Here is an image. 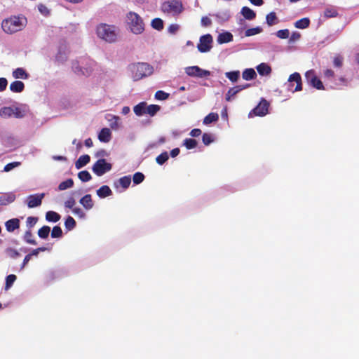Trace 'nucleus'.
<instances>
[{"label": "nucleus", "mask_w": 359, "mask_h": 359, "mask_svg": "<svg viewBox=\"0 0 359 359\" xmlns=\"http://www.w3.org/2000/svg\"><path fill=\"white\" fill-rule=\"evenodd\" d=\"M126 23L128 31L135 35H140L145 30L143 18L134 11H130L126 14Z\"/></svg>", "instance_id": "obj_1"}, {"label": "nucleus", "mask_w": 359, "mask_h": 359, "mask_svg": "<svg viewBox=\"0 0 359 359\" xmlns=\"http://www.w3.org/2000/svg\"><path fill=\"white\" fill-rule=\"evenodd\" d=\"M27 22V19L23 15H15L3 20L1 27L6 33L13 34L22 30Z\"/></svg>", "instance_id": "obj_2"}, {"label": "nucleus", "mask_w": 359, "mask_h": 359, "mask_svg": "<svg viewBox=\"0 0 359 359\" xmlns=\"http://www.w3.org/2000/svg\"><path fill=\"white\" fill-rule=\"evenodd\" d=\"M117 33V28L113 25L100 24L96 27V34L97 36L109 43L116 41Z\"/></svg>", "instance_id": "obj_3"}, {"label": "nucleus", "mask_w": 359, "mask_h": 359, "mask_svg": "<svg viewBox=\"0 0 359 359\" xmlns=\"http://www.w3.org/2000/svg\"><path fill=\"white\" fill-rule=\"evenodd\" d=\"M161 10L166 15L177 17L184 11V7L181 1L170 0L161 4Z\"/></svg>", "instance_id": "obj_4"}, {"label": "nucleus", "mask_w": 359, "mask_h": 359, "mask_svg": "<svg viewBox=\"0 0 359 359\" xmlns=\"http://www.w3.org/2000/svg\"><path fill=\"white\" fill-rule=\"evenodd\" d=\"M130 69L134 81H139L153 73V67L147 63L133 64L130 66Z\"/></svg>", "instance_id": "obj_5"}, {"label": "nucleus", "mask_w": 359, "mask_h": 359, "mask_svg": "<svg viewBox=\"0 0 359 359\" xmlns=\"http://www.w3.org/2000/svg\"><path fill=\"white\" fill-rule=\"evenodd\" d=\"M25 114V110L19 107H4L0 109V116L3 118H8L11 117L19 118H22Z\"/></svg>", "instance_id": "obj_6"}, {"label": "nucleus", "mask_w": 359, "mask_h": 359, "mask_svg": "<svg viewBox=\"0 0 359 359\" xmlns=\"http://www.w3.org/2000/svg\"><path fill=\"white\" fill-rule=\"evenodd\" d=\"M111 164L107 162L105 159L102 158L97 161L93 165L92 170L97 176H102L111 169Z\"/></svg>", "instance_id": "obj_7"}, {"label": "nucleus", "mask_w": 359, "mask_h": 359, "mask_svg": "<svg viewBox=\"0 0 359 359\" xmlns=\"http://www.w3.org/2000/svg\"><path fill=\"white\" fill-rule=\"evenodd\" d=\"M269 102L264 98H262L259 103L248 113V117L259 116H264L268 114Z\"/></svg>", "instance_id": "obj_8"}, {"label": "nucleus", "mask_w": 359, "mask_h": 359, "mask_svg": "<svg viewBox=\"0 0 359 359\" xmlns=\"http://www.w3.org/2000/svg\"><path fill=\"white\" fill-rule=\"evenodd\" d=\"M213 39L210 34H207L203 35L199 39V42L197 45V48L201 53H208L212 47Z\"/></svg>", "instance_id": "obj_9"}, {"label": "nucleus", "mask_w": 359, "mask_h": 359, "mask_svg": "<svg viewBox=\"0 0 359 359\" xmlns=\"http://www.w3.org/2000/svg\"><path fill=\"white\" fill-rule=\"evenodd\" d=\"M185 73L191 77L203 78L210 75V72L208 70L203 69L198 66H189L184 69Z\"/></svg>", "instance_id": "obj_10"}, {"label": "nucleus", "mask_w": 359, "mask_h": 359, "mask_svg": "<svg viewBox=\"0 0 359 359\" xmlns=\"http://www.w3.org/2000/svg\"><path fill=\"white\" fill-rule=\"evenodd\" d=\"M305 77L307 81L312 86L313 88L318 90H323L324 86L322 81L316 76L315 72L313 70L307 71L305 74Z\"/></svg>", "instance_id": "obj_11"}, {"label": "nucleus", "mask_w": 359, "mask_h": 359, "mask_svg": "<svg viewBox=\"0 0 359 359\" xmlns=\"http://www.w3.org/2000/svg\"><path fill=\"white\" fill-rule=\"evenodd\" d=\"M44 196V194H38L29 196L27 198V206L29 208H33L39 206L41 204V201Z\"/></svg>", "instance_id": "obj_12"}, {"label": "nucleus", "mask_w": 359, "mask_h": 359, "mask_svg": "<svg viewBox=\"0 0 359 359\" xmlns=\"http://www.w3.org/2000/svg\"><path fill=\"white\" fill-rule=\"evenodd\" d=\"M241 17L238 18L239 29L243 36H247L246 20H247V6H243L241 11Z\"/></svg>", "instance_id": "obj_13"}, {"label": "nucleus", "mask_w": 359, "mask_h": 359, "mask_svg": "<svg viewBox=\"0 0 359 359\" xmlns=\"http://www.w3.org/2000/svg\"><path fill=\"white\" fill-rule=\"evenodd\" d=\"M288 82L291 84L292 82L296 83V87L294 90H292L293 92L294 91H300L302 90V77L299 73L294 72L290 75L288 79Z\"/></svg>", "instance_id": "obj_14"}, {"label": "nucleus", "mask_w": 359, "mask_h": 359, "mask_svg": "<svg viewBox=\"0 0 359 359\" xmlns=\"http://www.w3.org/2000/svg\"><path fill=\"white\" fill-rule=\"evenodd\" d=\"M12 76L15 79H27L29 76L27 71L22 67H18L14 69L12 72Z\"/></svg>", "instance_id": "obj_15"}, {"label": "nucleus", "mask_w": 359, "mask_h": 359, "mask_svg": "<svg viewBox=\"0 0 359 359\" xmlns=\"http://www.w3.org/2000/svg\"><path fill=\"white\" fill-rule=\"evenodd\" d=\"M111 133L107 128H102L98 134V139L102 142L107 143L111 140Z\"/></svg>", "instance_id": "obj_16"}, {"label": "nucleus", "mask_w": 359, "mask_h": 359, "mask_svg": "<svg viewBox=\"0 0 359 359\" xmlns=\"http://www.w3.org/2000/svg\"><path fill=\"white\" fill-rule=\"evenodd\" d=\"M260 76H269L272 72L271 67L266 63L262 62L256 67Z\"/></svg>", "instance_id": "obj_17"}, {"label": "nucleus", "mask_w": 359, "mask_h": 359, "mask_svg": "<svg viewBox=\"0 0 359 359\" xmlns=\"http://www.w3.org/2000/svg\"><path fill=\"white\" fill-rule=\"evenodd\" d=\"M245 89L244 86H235L231 88L226 94L225 99L228 102H231L234 99L236 95H237L240 91Z\"/></svg>", "instance_id": "obj_18"}, {"label": "nucleus", "mask_w": 359, "mask_h": 359, "mask_svg": "<svg viewBox=\"0 0 359 359\" xmlns=\"http://www.w3.org/2000/svg\"><path fill=\"white\" fill-rule=\"evenodd\" d=\"M108 121L111 129L117 130L121 127V118L118 116L109 115Z\"/></svg>", "instance_id": "obj_19"}, {"label": "nucleus", "mask_w": 359, "mask_h": 359, "mask_svg": "<svg viewBox=\"0 0 359 359\" xmlns=\"http://www.w3.org/2000/svg\"><path fill=\"white\" fill-rule=\"evenodd\" d=\"M215 17L218 22L223 23L228 21L230 19L231 13L229 10H222L217 12L215 14Z\"/></svg>", "instance_id": "obj_20"}, {"label": "nucleus", "mask_w": 359, "mask_h": 359, "mask_svg": "<svg viewBox=\"0 0 359 359\" xmlns=\"http://www.w3.org/2000/svg\"><path fill=\"white\" fill-rule=\"evenodd\" d=\"M79 202L83 205V207L86 210L92 209L94 205L91 196L90 194L85 195L80 199Z\"/></svg>", "instance_id": "obj_21"}, {"label": "nucleus", "mask_w": 359, "mask_h": 359, "mask_svg": "<svg viewBox=\"0 0 359 359\" xmlns=\"http://www.w3.org/2000/svg\"><path fill=\"white\" fill-rule=\"evenodd\" d=\"M233 40V35L228 32L221 33L218 35L217 41L218 43L222 44L230 42Z\"/></svg>", "instance_id": "obj_22"}, {"label": "nucleus", "mask_w": 359, "mask_h": 359, "mask_svg": "<svg viewBox=\"0 0 359 359\" xmlns=\"http://www.w3.org/2000/svg\"><path fill=\"white\" fill-rule=\"evenodd\" d=\"M9 88L13 93H21L24 90L25 84L20 81H15L10 84Z\"/></svg>", "instance_id": "obj_23"}, {"label": "nucleus", "mask_w": 359, "mask_h": 359, "mask_svg": "<svg viewBox=\"0 0 359 359\" xmlns=\"http://www.w3.org/2000/svg\"><path fill=\"white\" fill-rule=\"evenodd\" d=\"M90 156L87 154L81 156L75 163L76 169H81L90 162Z\"/></svg>", "instance_id": "obj_24"}, {"label": "nucleus", "mask_w": 359, "mask_h": 359, "mask_svg": "<svg viewBox=\"0 0 359 359\" xmlns=\"http://www.w3.org/2000/svg\"><path fill=\"white\" fill-rule=\"evenodd\" d=\"M15 199V194L12 193L6 194L0 196V205H6L12 202H13Z\"/></svg>", "instance_id": "obj_25"}, {"label": "nucleus", "mask_w": 359, "mask_h": 359, "mask_svg": "<svg viewBox=\"0 0 359 359\" xmlns=\"http://www.w3.org/2000/svg\"><path fill=\"white\" fill-rule=\"evenodd\" d=\"M146 109L147 103L145 102H142L139 103L138 104L135 105L133 108L135 114L138 116H141L144 114H146Z\"/></svg>", "instance_id": "obj_26"}, {"label": "nucleus", "mask_w": 359, "mask_h": 359, "mask_svg": "<svg viewBox=\"0 0 359 359\" xmlns=\"http://www.w3.org/2000/svg\"><path fill=\"white\" fill-rule=\"evenodd\" d=\"M131 183V178L130 176H124L121 177L117 182H115L114 185L118 187V185L123 187V189H126Z\"/></svg>", "instance_id": "obj_27"}, {"label": "nucleus", "mask_w": 359, "mask_h": 359, "mask_svg": "<svg viewBox=\"0 0 359 359\" xmlns=\"http://www.w3.org/2000/svg\"><path fill=\"white\" fill-rule=\"evenodd\" d=\"M19 219H11L7 221L5 224L6 230L9 232H12L14 230L19 228Z\"/></svg>", "instance_id": "obj_28"}, {"label": "nucleus", "mask_w": 359, "mask_h": 359, "mask_svg": "<svg viewBox=\"0 0 359 359\" xmlns=\"http://www.w3.org/2000/svg\"><path fill=\"white\" fill-rule=\"evenodd\" d=\"M97 194L100 198H105L112 194L111 189L107 186L103 185L97 190Z\"/></svg>", "instance_id": "obj_29"}, {"label": "nucleus", "mask_w": 359, "mask_h": 359, "mask_svg": "<svg viewBox=\"0 0 359 359\" xmlns=\"http://www.w3.org/2000/svg\"><path fill=\"white\" fill-rule=\"evenodd\" d=\"M266 21L269 26H273L279 22L276 13L275 12H271L266 16Z\"/></svg>", "instance_id": "obj_30"}, {"label": "nucleus", "mask_w": 359, "mask_h": 359, "mask_svg": "<svg viewBox=\"0 0 359 359\" xmlns=\"http://www.w3.org/2000/svg\"><path fill=\"white\" fill-rule=\"evenodd\" d=\"M310 25V20L308 18H304L294 22V27L298 29H306Z\"/></svg>", "instance_id": "obj_31"}, {"label": "nucleus", "mask_w": 359, "mask_h": 359, "mask_svg": "<svg viewBox=\"0 0 359 359\" xmlns=\"http://www.w3.org/2000/svg\"><path fill=\"white\" fill-rule=\"evenodd\" d=\"M46 219L48 222H56L60 220V215L54 211H48L46 214Z\"/></svg>", "instance_id": "obj_32"}, {"label": "nucleus", "mask_w": 359, "mask_h": 359, "mask_svg": "<svg viewBox=\"0 0 359 359\" xmlns=\"http://www.w3.org/2000/svg\"><path fill=\"white\" fill-rule=\"evenodd\" d=\"M219 116L217 113H210L203 119V123L208 125L212 122H215L218 120Z\"/></svg>", "instance_id": "obj_33"}, {"label": "nucleus", "mask_w": 359, "mask_h": 359, "mask_svg": "<svg viewBox=\"0 0 359 359\" xmlns=\"http://www.w3.org/2000/svg\"><path fill=\"white\" fill-rule=\"evenodd\" d=\"M74 185V181L72 179H68L64 182H62L59 185H58V190L59 191H64V190H66L67 189H70L73 187Z\"/></svg>", "instance_id": "obj_34"}, {"label": "nucleus", "mask_w": 359, "mask_h": 359, "mask_svg": "<svg viewBox=\"0 0 359 359\" xmlns=\"http://www.w3.org/2000/svg\"><path fill=\"white\" fill-rule=\"evenodd\" d=\"M225 76L232 83H235L238 80V79L240 77V72L239 71L228 72L225 73Z\"/></svg>", "instance_id": "obj_35"}, {"label": "nucleus", "mask_w": 359, "mask_h": 359, "mask_svg": "<svg viewBox=\"0 0 359 359\" xmlns=\"http://www.w3.org/2000/svg\"><path fill=\"white\" fill-rule=\"evenodd\" d=\"M160 110V107L157 104H147L146 114L151 116H154Z\"/></svg>", "instance_id": "obj_36"}, {"label": "nucleus", "mask_w": 359, "mask_h": 359, "mask_svg": "<svg viewBox=\"0 0 359 359\" xmlns=\"http://www.w3.org/2000/svg\"><path fill=\"white\" fill-rule=\"evenodd\" d=\"M151 27L156 30H162L163 28V21L161 18H154L151 22Z\"/></svg>", "instance_id": "obj_37"}, {"label": "nucleus", "mask_w": 359, "mask_h": 359, "mask_svg": "<svg viewBox=\"0 0 359 359\" xmlns=\"http://www.w3.org/2000/svg\"><path fill=\"white\" fill-rule=\"evenodd\" d=\"M338 15V12L336 8L333 7L327 8L324 11V16L325 18H335Z\"/></svg>", "instance_id": "obj_38"}, {"label": "nucleus", "mask_w": 359, "mask_h": 359, "mask_svg": "<svg viewBox=\"0 0 359 359\" xmlns=\"http://www.w3.org/2000/svg\"><path fill=\"white\" fill-rule=\"evenodd\" d=\"M50 231V228L49 226H43L39 230L38 235L40 238L45 239L48 236Z\"/></svg>", "instance_id": "obj_39"}, {"label": "nucleus", "mask_w": 359, "mask_h": 359, "mask_svg": "<svg viewBox=\"0 0 359 359\" xmlns=\"http://www.w3.org/2000/svg\"><path fill=\"white\" fill-rule=\"evenodd\" d=\"M78 177L82 182H88L91 179V175L89 172L83 170L79 172Z\"/></svg>", "instance_id": "obj_40"}, {"label": "nucleus", "mask_w": 359, "mask_h": 359, "mask_svg": "<svg viewBox=\"0 0 359 359\" xmlns=\"http://www.w3.org/2000/svg\"><path fill=\"white\" fill-rule=\"evenodd\" d=\"M183 144L187 149H191L197 146V142L194 139L187 138L184 140Z\"/></svg>", "instance_id": "obj_41"}, {"label": "nucleus", "mask_w": 359, "mask_h": 359, "mask_svg": "<svg viewBox=\"0 0 359 359\" xmlns=\"http://www.w3.org/2000/svg\"><path fill=\"white\" fill-rule=\"evenodd\" d=\"M16 280V276L13 274L8 275L6 278L5 290H8L13 285Z\"/></svg>", "instance_id": "obj_42"}, {"label": "nucleus", "mask_w": 359, "mask_h": 359, "mask_svg": "<svg viewBox=\"0 0 359 359\" xmlns=\"http://www.w3.org/2000/svg\"><path fill=\"white\" fill-rule=\"evenodd\" d=\"M65 227L68 229V230H72V229H74L76 226V222L75 220L74 219L73 217L69 216L67 219H66V221H65Z\"/></svg>", "instance_id": "obj_43"}, {"label": "nucleus", "mask_w": 359, "mask_h": 359, "mask_svg": "<svg viewBox=\"0 0 359 359\" xmlns=\"http://www.w3.org/2000/svg\"><path fill=\"white\" fill-rule=\"evenodd\" d=\"M168 158V154L167 152H163L156 157V161L159 165H163Z\"/></svg>", "instance_id": "obj_44"}, {"label": "nucleus", "mask_w": 359, "mask_h": 359, "mask_svg": "<svg viewBox=\"0 0 359 359\" xmlns=\"http://www.w3.org/2000/svg\"><path fill=\"white\" fill-rule=\"evenodd\" d=\"M276 34L277 37L280 39H286L290 36V32L287 29H280L278 30Z\"/></svg>", "instance_id": "obj_45"}, {"label": "nucleus", "mask_w": 359, "mask_h": 359, "mask_svg": "<svg viewBox=\"0 0 359 359\" xmlns=\"http://www.w3.org/2000/svg\"><path fill=\"white\" fill-rule=\"evenodd\" d=\"M343 61H344L343 57L340 55H337L334 57L333 65L335 67H338V68L341 67L343 65Z\"/></svg>", "instance_id": "obj_46"}, {"label": "nucleus", "mask_w": 359, "mask_h": 359, "mask_svg": "<svg viewBox=\"0 0 359 359\" xmlns=\"http://www.w3.org/2000/svg\"><path fill=\"white\" fill-rule=\"evenodd\" d=\"M169 97V94L167 93H165L163 90H158L155 93V98L158 100H165L168 99Z\"/></svg>", "instance_id": "obj_47"}, {"label": "nucleus", "mask_w": 359, "mask_h": 359, "mask_svg": "<svg viewBox=\"0 0 359 359\" xmlns=\"http://www.w3.org/2000/svg\"><path fill=\"white\" fill-rule=\"evenodd\" d=\"M62 235V231L61 228L58 226H55L53 227L51 232L52 238H60Z\"/></svg>", "instance_id": "obj_48"}, {"label": "nucleus", "mask_w": 359, "mask_h": 359, "mask_svg": "<svg viewBox=\"0 0 359 359\" xmlns=\"http://www.w3.org/2000/svg\"><path fill=\"white\" fill-rule=\"evenodd\" d=\"M202 140L205 145H208L214 141V139L211 134L204 133L202 137Z\"/></svg>", "instance_id": "obj_49"}, {"label": "nucleus", "mask_w": 359, "mask_h": 359, "mask_svg": "<svg viewBox=\"0 0 359 359\" xmlns=\"http://www.w3.org/2000/svg\"><path fill=\"white\" fill-rule=\"evenodd\" d=\"M144 179V176L142 173L141 172H136L133 175V182L135 184H138L140 183H141Z\"/></svg>", "instance_id": "obj_50"}, {"label": "nucleus", "mask_w": 359, "mask_h": 359, "mask_svg": "<svg viewBox=\"0 0 359 359\" xmlns=\"http://www.w3.org/2000/svg\"><path fill=\"white\" fill-rule=\"evenodd\" d=\"M72 212L74 215L77 216L79 218L84 219L86 217V214L83 210L80 208H74L72 209Z\"/></svg>", "instance_id": "obj_51"}, {"label": "nucleus", "mask_w": 359, "mask_h": 359, "mask_svg": "<svg viewBox=\"0 0 359 359\" xmlns=\"http://www.w3.org/2000/svg\"><path fill=\"white\" fill-rule=\"evenodd\" d=\"M24 239L27 243H28L29 244H33V245L36 244L35 241L32 238V234L30 231H26V233L24 236Z\"/></svg>", "instance_id": "obj_52"}, {"label": "nucleus", "mask_w": 359, "mask_h": 359, "mask_svg": "<svg viewBox=\"0 0 359 359\" xmlns=\"http://www.w3.org/2000/svg\"><path fill=\"white\" fill-rule=\"evenodd\" d=\"M20 165V162H13V163H8L7 165H5V167L4 168V171L9 172L11 170L14 169L15 168L18 167Z\"/></svg>", "instance_id": "obj_53"}, {"label": "nucleus", "mask_w": 359, "mask_h": 359, "mask_svg": "<svg viewBox=\"0 0 359 359\" xmlns=\"http://www.w3.org/2000/svg\"><path fill=\"white\" fill-rule=\"evenodd\" d=\"M180 25L177 24H171L168 28V31L171 34H175L180 29Z\"/></svg>", "instance_id": "obj_54"}, {"label": "nucleus", "mask_w": 359, "mask_h": 359, "mask_svg": "<svg viewBox=\"0 0 359 359\" xmlns=\"http://www.w3.org/2000/svg\"><path fill=\"white\" fill-rule=\"evenodd\" d=\"M76 204V201L74 198L71 197L65 202V207L69 209H73Z\"/></svg>", "instance_id": "obj_55"}, {"label": "nucleus", "mask_w": 359, "mask_h": 359, "mask_svg": "<svg viewBox=\"0 0 359 359\" xmlns=\"http://www.w3.org/2000/svg\"><path fill=\"white\" fill-rule=\"evenodd\" d=\"M262 32V28L261 27L250 28V29H248V36H254L255 34L261 33Z\"/></svg>", "instance_id": "obj_56"}, {"label": "nucleus", "mask_w": 359, "mask_h": 359, "mask_svg": "<svg viewBox=\"0 0 359 359\" xmlns=\"http://www.w3.org/2000/svg\"><path fill=\"white\" fill-rule=\"evenodd\" d=\"M324 76L327 80L332 79L334 76V72L331 69H327L324 71Z\"/></svg>", "instance_id": "obj_57"}, {"label": "nucleus", "mask_w": 359, "mask_h": 359, "mask_svg": "<svg viewBox=\"0 0 359 359\" xmlns=\"http://www.w3.org/2000/svg\"><path fill=\"white\" fill-rule=\"evenodd\" d=\"M38 10L43 15H47L49 13L48 8L43 4H40L38 6Z\"/></svg>", "instance_id": "obj_58"}, {"label": "nucleus", "mask_w": 359, "mask_h": 359, "mask_svg": "<svg viewBox=\"0 0 359 359\" xmlns=\"http://www.w3.org/2000/svg\"><path fill=\"white\" fill-rule=\"evenodd\" d=\"M37 222V218L34 217H29L27 219V225L32 227Z\"/></svg>", "instance_id": "obj_59"}, {"label": "nucleus", "mask_w": 359, "mask_h": 359, "mask_svg": "<svg viewBox=\"0 0 359 359\" xmlns=\"http://www.w3.org/2000/svg\"><path fill=\"white\" fill-rule=\"evenodd\" d=\"M301 37V34L297 32H294L290 37V42L298 41Z\"/></svg>", "instance_id": "obj_60"}, {"label": "nucleus", "mask_w": 359, "mask_h": 359, "mask_svg": "<svg viewBox=\"0 0 359 359\" xmlns=\"http://www.w3.org/2000/svg\"><path fill=\"white\" fill-rule=\"evenodd\" d=\"M8 86V81L5 78H0V92L4 91Z\"/></svg>", "instance_id": "obj_61"}, {"label": "nucleus", "mask_w": 359, "mask_h": 359, "mask_svg": "<svg viewBox=\"0 0 359 359\" xmlns=\"http://www.w3.org/2000/svg\"><path fill=\"white\" fill-rule=\"evenodd\" d=\"M201 25L203 27H208L211 25V20L208 17L204 16L201 18Z\"/></svg>", "instance_id": "obj_62"}, {"label": "nucleus", "mask_w": 359, "mask_h": 359, "mask_svg": "<svg viewBox=\"0 0 359 359\" xmlns=\"http://www.w3.org/2000/svg\"><path fill=\"white\" fill-rule=\"evenodd\" d=\"M257 77V73L252 68H248V80L255 79Z\"/></svg>", "instance_id": "obj_63"}, {"label": "nucleus", "mask_w": 359, "mask_h": 359, "mask_svg": "<svg viewBox=\"0 0 359 359\" xmlns=\"http://www.w3.org/2000/svg\"><path fill=\"white\" fill-rule=\"evenodd\" d=\"M201 130L198 128L193 129L190 132V135L191 137H198L199 135H201Z\"/></svg>", "instance_id": "obj_64"}]
</instances>
